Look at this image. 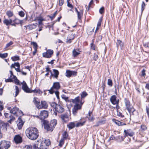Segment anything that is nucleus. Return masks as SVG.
I'll use <instances>...</instances> for the list:
<instances>
[{"mask_svg":"<svg viewBox=\"0 0 149 149\" xmlns=\"http://www.w3.org/2000/svg\"><path fill=\"white\" fill-rule=\"evenodd\" d=\"M146 5L144 1H143L141 6V10L142 12L145 9V7Z\"/></svg>","mask_w":149,"mask_h":149,"instance_id":"c03bdc74","label":"nucleus"},{"mask_svg":"<svg viewBox=\"0 0 149 149\" xmlns=\"http://www.w3.org/2000/svg\"><path fill=\"white\" fill-rule=\"evenodd\" d=\"M53 70L54 72V74H53V76H54L55 78L57 79L59 74L58 71L57 70L54 69H53Z\"/></svg>","mask_w":149,"mask_h":149,"instance_id":"bb28decb","label":"nucleus"},{"mask_svg":"<svg viewBox=\"0 0 149 149\" xmlns=\"http://www.w3.org/2000/svg\"><path fill=\"white\" fill-rule=\"evenodd\" d=\"M12 22L15 23L16 24H19L20 22V20L17 19L15 18L14 20L12 21Z\"/></svg>","mask_w":149,"mask_h":149,"instance_id":"8fccbe9b","label":"nucleus"},{"mask_svg":"<svg viewBox=\"0 0 149 149\" xmlns=\"http://www.w3.org/2000/svg\"><path fill=\"white\" fill-rule=\"evenodd\" d=\"M13 42L12 41H10L6 45L5 47V48H6L9 47H10V45H12L13 44Z\"/></svg>","mask_w":149,"mask_h":149,"instance_id":"052dcab7","label":"nucleus"},{"mask_svg":"<svg viewBox=\"0 0 149 149\" xmlns=\"http://www.w3.org/2000/svg\"><path fill=\"white\" fill-rule=\"evenodd\" d=\"M105 123V121L104 120H101L100 121L97 122L96 124L95 125L93 126L94 127H98L100 126V125L104 124Z\"/></svg>","mask_w":149,"mask_h":149,"instance_id":"c756f323","label":"nucleus"},{"mask_svg":"<svg viewBox=\"0 0 149 149\" xmlns=\"http://www.w3.org/2000/svg\"><path fill=\"white\" fill-rule=\"evenodd\" d=\"M31 44L34 47V48L36 49L37 48V47H38V45L36 42H31Z\"/></svg>","mask_w":149,"mask_h":149,"instance_id":"69168bd1","label":"nucleus"},{"mask_svg":"<svg viewBox=\"0 0 149 149\" xmlns=\"http://www.w3.org/2000/svg\"><path fill=\"white\" fill-rule=\"evenodd\" d=\"M26 29H29V30H32L36 27V25L34 24H31L29 25L25 26Z\"/></svg>","mask_w":149,"mask_h":149,"instance_id":"4be33fe9","label":"nucleus"},{"mask_svg":"<svg viewBox=\"0 0 149 149\" xmlns=\"http://www.w3.org/2000/svg\"><path fill=\"white\" fill-rule=\"evenodd\" d=\"M102 20V18H100L99 19V20L98 22L97 26V27H100V26L101 24V22Z\"/></svg>","mask_w":149,"mask_h":149,"instance_id":"5fc2aeb1","label":"nucleus"},{"mask_svg":"<svg viewBox=\"0 0 149 149\" xmlns=\"http://www.w3.org/2000/svg\"><path fill=\"white\" fill-rule=\"evenodd\" d=\"M60 117L62 120V121L65 123L68 121V116L66 113L61 115Z\"/></svg>","mask_w":149,"mask_h":149,"instance_id":"dca6fc26","label":"nucleus"},{"mask_svg":"<svg viewBox=\"0 0 149 149\" xmlns=\"http://www.w3.org/2000/svg\"><path fill=\"white\" fill-rule=\"evenodd\" d=\"M143 45L145 48H149V42L144 43Z\"/></svg>","mask_w":149,"mask_h":149,"instance_id":"e2e57ef3","label":"nucleus"},{"mask_svg":"<svg viewBox=\"0 0 149 149\" xmlns=\"http://www.w3.org/2000/svg\"><path fill=\"white\" fill-rule=\"evenodd\" d=\"M80 54L79 52H77L76 51V50L74 49L72 51V54L73 56L74 57H75L77 56L79 54Z\"/></svg>","mask_w":149,"mask_h":149,"instance_id":"473e14b6","label":"nucleus"},{"mask_svg":"<svg viewBox=\"0 0 149 149\" xmlns=\"http://www.w3.org/2000/svg\"><path fill=\"white\" fill-rule=\"evenodd\" d=\"M130 113V115H134L135 114V113L136 112V111L134 108L133 107H131L130 108L127 109Z\"/></svg>","mask_w":149,"mask_h":149,"instance_id":"412c9836","label":"nucleus"},{"mask_svg":"<svg viewBox=\"0 0 149 149\" xmlns=\"http://www.w3.org/2000/svg\"><path fill=\"white\" fill-rule=\"evenodd\" d=\"M141 129L143 131L146 130L147 129L146 126L143 125H142L141 126Z\"/></svg>","mask_w":149,"mask_h":149,"instance_id":"603ef678","label":"nucleus"},{"mask_svg":"<svg viewBox=\"0 0 149 149\" xmlns=\"http://www.w3.org/2000/svg\"><path fill=\"white\" fill-rule=\"evenodd\" d=\"M55 93L58 99H59V93L58 90H56V91H55L54 92Z\"/></svg>","mask_w":149,"mask_h":149,"instance_id":"680f3d73","label":"nucleus"},{"mask_svg":"<svg viewBox=\"0 0 149 149\" xmlns=\"http://www.w3.org/2000/svg\"><path fill=\"white\" fill-rule=\"evenodd\" d=\"M81 109V106L78 104H76L74 106V108L72 109L73 114L74 115H75L77 113V111L79 109Z\"/></svg>","mask_w":149,"mask_h":149,"instance_id":"ddd939ff","label":"nucleus"},{"mask_svg":"<svg viewBox=\"0 0 149 149\" xmlns=\"http://www.w3.org/2000/svg\"><path fill=\"white\" fill-rule=\"evenodd\" d=\"M24 124V123H18L17 126L19 130H20L22 129Z\"/></svg>","mask_w":149,"mask_h":149,"instance_id":"49530a36","label":"nucleus"},{"mask_svg":"<svg viewBox=\"0 0 149 149\" xmlns=\"http://www.w3.org/2000/svg\"><path fill=\"white\" fill-rule=\"evenodd\" d=\"M42 124L45 129L48 131L52 132L57 124V120L55 119L51 120L50 122L46 120H42Z\"/></svg>","mask_w":149,"mask_h":149,"instance_id":"f03ea898","label":"nucleus"},{"mask_svg":"<svg viewBox=\"0 0 149 149\" xmlns=\"http://www.w3.org/2000/svg\"><path fill=\"white\" fill-rule=\"evenodd\" d=\"M107 84L110 87L113 86V82L111 79H108L107 80Z\"/></svg>","mask_w":149,"mask_h":149,"instance_id":"ea45409f","label":"nucleus"},{"mask_svg":"<svg viewBox=\"0 0 149 149\" xmlns=\"http://www.w3.org/2000/svg\"><path fill=\"white\" fill-rule=\"evenodd\" d=\"M15 97H16L18 94L19 91V89L18 87L17 86H15Z\"/></svg>","mask_w":149,"mask_h":149,"instance_id":"37998d69","label":"nucleus"},{"mask_svg":"<svg viewBox=\"0 0 149 149\" xmlns=\"http://www.w3.org/2000/svg\"><path fill=\"white\" fill-rule=\"evenodd\" d=\"M25 133L27 137L31 140L36 139L39 136L38 130L36 127L28 128L26 130Z\"/></svg>","mask_w":149,"mask_h":149,"instance_id":"f257e3e1","label":"nucleus"},{"mask_svg":"<svg viewBox=\"0 0 149 149\" xmlns=\"http://www.w3.org/2000/svg\"><path fill=\"white\" fill-rule=\"evenodd\" d=\"M85 122L86 121H84L82 122H78L77 123L76 126L77 127L82 126L84 125Z\"/></svg>","mask_w":149,"mask_h":149,"instance_id":"e433bc0d","label":"nucleus"},{"mask_svg":"<svg viewBox=\"0 0 149 149\" xmlns=\"http://www.w3.org/2000/svg\"><path fill=\"white\" fill-rule=\"evenodd\" d=\"M60 88L61 86L59 82H55L53 83V85L50 89L48 90V91L50 94H53L55 92L54 89L58 90Z\"/></svg>","mask_w":149,"mask_h":149,"instance_id":"20e7f679","label":"nucleus"},{"mask_svg":"<svg viewBox=\"0 0 149 149\" xmlns=\"http://www.w3.org/2000/svg\"><path fill=\"white\" fill-rule=\"evenodd\" d=\"M50 104L51 107H52L55 109H56V106H57V105L58 104L56 103H55V102L50 103Z\"/></svg>","mask_w":149,"mask_h":149,"instance_id":"a19ab883","label":"nucleus"},{"mask_svg":"<svg viewBox=\"0 0 149 149\" xmlns=\"http://www.w3.org/2000/svg\"><path fill=\"white\" fill-rule=\"evenodd\" d=\"M124 102L126 106V109L127 110L131 107L132 106L131 105L130 102L128 99L125 98L124 99Z\"/></svg>","mask_w":149,"mask_h":149,"instance_id":"f3484780","label":"nucleus"},{"mask_svg":"<svg viewBox=\"0 0 149 149\" xmlns=\"http://www.w3.org/2000/svg\"><path fill=\"white\" fill-rule=\"evenodd\" d=\"M11 77H9V78L6 79L5 80V81L6 82H13V80L11 78Z\"/></svg>","mask_w":149,"mask_h":149,"instance_id":"0e129e2a","label":"nucleus"},{"mask_svg":"<svg viewBox=\"0 0 149 149\" xmlns=\"http://www.w3.org/2000/svg\"><path fill=\"white\" fill-rule=\"evenodd\" d=\"M62 98L64 99L65 101H68V97H66L64 95H61Z\"/></svg>","mask_w":149,"mask_h":149,"instance_id":"13d9d810","label":"nucleus"},{"mask_svg":"<svg viewBox=\"0 0 149 149\" xmlns=\"http://www.w3.org/2000/svg\"><path fill=\"white\" fill-rule=\"evenodd\" d=\"M46 71L47 72H50V73H51V75L52 76H53V74L52 73V71L51 70H50V69L49 68V67L48 66H47L46 68Z\"/></svg>","mask_w":149,"mask_h":149,"instance_id":"338daca9","label":"nucleus"},{"mask_svg":"<svg viewBox=\"0 0 149 149\" xmlns=\"http://www.w3.org/2000/svg\"><path fill=\"white\" fill-rule=\"evenodd\" d=\"M18 14L20 17H23L25 15L24 12L22 11H19L18 12Z\"/></svg>","mask_w":149,"mask_h":149,"instance_id":"864d4df0","label":"nucleus"},{"mask_svg":"<svg viewBox=\"0 0 149 149\" xmlns=\"http://www.w3.org/2000/svg\"><path fill=\"white\" fill-rule=\"evenodd\" d=\"M94 29H88L87 31V33L89 35H91L92 33L93 32Z\"/></svg>","mask_w":149,"mask_h":149,"instance_id":"a18cd8bd","label":"nucleus"},{"mask_svg":"<svg viewBox=\"0 0 149 149\" xmlns=\"http://www.w3.org/2000/svg\"><path fill=\"white\" fill-rule=\"evenodd\" d=\"M6 14L9 18L11 17L14 15L13 12L10 10L7 11Z\"/></svg>","mask_w":149,"mask_h":149,"instance_id":"c85d7f7f","label":"nucleus"},{"mask_svg":"<svg viewBox=\"0 0 149 149\" xmlns=\"http://www.w3.org/2000/svg\"><path fill=\"white\" fill-rule=\"evenodd\" d=\"M80 97L79 96L75 98L74 99H72V101L73 103H74L76 104H78L80 101Z\"/></svg>","mask_w":149,"mask_h":149,"instance_id":"cd10ccee","label":"nucleus"},{"mask_svg":"<svg viewBox=\"0 0 149 149\" xmlns=\"http://www.w3.org/2000/svg\"><path fill=\"white\" fill-rule=\"evenodd\" d=\"M68 136V134L67 132L66 131L64 132L62 134L63 139H67Z\"/></svg>","mask_w":149,"mask_h":149,"instance_id":"72a5a7b5","label":"nucleus"},{"mask_svg":"<svg viewBox=\"0 0 149 149\" xmlns=\"http://www.w3.org/2000/svg\"><path fill=\"white\" fill-rule=\"evenodd\" d=\"M117 97L116 95H113L111 96L110 98V101L113 104L118 105L119 103V100H116Z\"/></svg>","mask_w":149,"mask_h":149,"instance_id":"9b49d317","label":"nucleus"},{"mask_svg":"<svg viewBox=\"0 0 149 149\" xmlns=\"http://www.w3.org/2000/svg\"><path fill=\"white\" fill-rule=\"evenodd\" d=\"M124 132L125 133L124 137L123 138L121 137V138L123 140L126 137L128 136H132L134 134V133L130 129H128L127 130H124Z\"/></svg>","mask_w":149,"mask_h":149,"instance_id":"423d86ee","label":"nucleus"},{"mask_svg":"<svg viewBox=\"0 0 149 149\" xmlns=\"http://www.w3.org/2000/svg\"><path fill=\"white\" fill-rule=\"evenodd\" d=\"M48 107V105L46 102L45 101H42L38 107V109H47Z\"/></svg>","mask_w":149,"mask_h":149,"instance_id":"f8f14e48","label":"nucleus"},{"mask_svg":"<svg viewBox=\"0 0 149 149\" xmlns=\"http://www.w3.org/2000/svg\"><path fill=\"white\" fill-rule=\"evenodd\" d=\"M10 145L9 142L5 140L1 141L0 142V149H8Z\"/></svg>","mask_w":149,"mask_h":149,"instance_id":"39448f33","label":"nucleus"},{"mask_svg":"<svg viewBox=\"0 0 149 149\" xmlns=\"http://www.w3.org/2000/svg\"><path fill=\"white\" fill-rule=\"evenodd\" d=\"M77 72L74 71L67 70L66 71L65 75L68 77H70L72 76H76L77 75Z\"/></svg>","mask_w":149,"mask_h":149,"instance_id":"9d476101","label":"nucleus"},{"mask_svg":"<svg viewBox=\"0 0 149 149\" xmlns=\"http://www.w3.org/2000/svg\"><path fill=\"white\" fill-rule=\"evenodd\" d=\"M53 53V51L52 50L49 49L47 50L46 52L42 53V56L44 57L49 58L51 57Z\"/></svg>","mask_w":149,"mask_h":149,"instance_id":"0eeeda50","label":"nucleus"},{"mask_svg":"<svg viewBox=\"0 0 149 149\" xmlns=\"http://www.w3.org/2000/svg\"><path fill=\"white\" fill-rule=\"evenodd\" d=\"M75 126V124L74 122H70L67 125V127L69 130L74 128Z\"/></svg>","mask_w":149,"mask_h":149,"instance_id":"b1692460","label":"nucleus"},{"mask_svg":"<svg viewBox=\"0 0 149 149\" xmlns=\"http://www.w3.org/2000/svg\"><path fill=\"white\" fill-rule=\"evenodd\" d=\"M23 149H32L31 145H26L23 148Z\"/></svg>","mask_w":149,"mask_h":149,"instance_id":"bf43d9fd","label":"nucleus"},{"mask_svg":"<svg viewBox=\"0 0 149 149\" xmlns=\"http://www.w3.org/2000/svg\"><path fill=\"white\" fill-rule=\"evenodd\" d=\"M7 125L5 123H0V131H6L7 130Z\"/></svg>","mask_w":149,"mask_h":149,"instance_id":"6ab92c4d","label":"nucleus"},{"mask_svg":"<svg viewBox=\"0 0 149 149\" xmlns=\"http://www.w3.org/2000/svg\"><path fill=\"white\" fill-rule=\"evenodd\" d=\"M37 20L38 21H40V22H42L43 21L45 20L42 17H38L37 18Z\"/></svg>","mask_w":149,"mask_h":149,"instance_id":"774afa93","label":"nucleus"},{"mask_svg":"<svg viewBox=\"0 0 149 149\" xmlns=\"http://www.w3.org/2000/svg\"><path fill=\"white\" fill-rule=\"evenodd\" d=\"M38 143H34L33 145V149H39V147H38Z\"/></svg>","mask_w":149,"mask_h":149,"instance_id":"6e6d98bb","label":"nucleus"},{"mask_svg":"<svg viewBox=\"0 0 149 149\" xmlns=\"http://www.w3.org/2000/svg\"><path fill=\"white\" fill-rule=\"evenodd\" d=\"M88 95L87 93L85 91L83 92L81 94V99L84 98Z\"/></svg>","mask_w":149,"mask_h":149,"instance_id":"c9c22d12","label":"nucleus"},{"mask_svg":"<svg viewBox=\"0 0 149 149\" xmlns=\"http://www.w3.org/2000/svg\"><path fill=\"white\" fill-rule=\"evenodd\" d=\"M55 110L58 113H61L64 112V109L62 105L58 104L55 109Z\"/></svg>","mask_w":149,"mask_h":149,"instance_id":"2eb2a0df","label":"nucleus"},{"mask_svg":"<svg viewBox=\"0 0 149 149\" xmlns=\"http://www.w3.org/2000/svg\"><path fill=\"white\" fill-rule=\"evenodd\" d=\"M57 14V11H56L54 14H53L52 16L48 15V17H49L51 19V20L52 21L53 20V19L55 18L56 15Z\"/></svg>","mask_w":149,"mask_h":149,"instance_id":"4c0bfd02","label":"nucleus"},{"mask_svg":"<svg viewBox=\"0 0 149 149\" xmlns=\"http://www.w3.org/2000/svg\"><path fill=\"white\" fill-rule=\"evenodd\" d=\"M19 109L16 107H14L13 108L12 110L10 111V113L13 114L14 115H16V113L18 111Z\"/></svg>","mask_w":149,"mask_h":149,"instance_id":"5701e85b","label":"nucleus"},{"mask_svg":"<svg viewBox=\"0 0 149 149\" xmlns=\"http://www.w3.org/2000/svg\"><path fill=\"white\" fill-rule=\"evenodd\" d=\"M33 102L36 105V107L38 109V107L39 106L40 103L39 100H38V98L36 97H34Z\"/></svg>","mask_w":149,"mask_h":149,"instance_id":"aec40b11","label":"nucleus"},{"mask_svg":"<svg viewBox=\"0 0 149 149\" xmlns=\"http://www.w3.org/2000/svg\"><path fill=\"white\" fill-rule=\"evenodd\" d=\"M8 54L7 53H5L4 54L0 53V57L2 58H6Z\"/></svg>","mask_w":149,"mask_h":149,"instance_id":"79ce46f5","label":"nucleus"},{"mask_svg":"<svg viewBox=\"0 0 149 149\" xmlns=\"http://www.w3.org/2000/svg\"><path fill=\"white\" fill-rule=\"evenodd\" d=\"M78 18L79 19H80L82 15L83 14V11L81 10L80 12L78 11L77 12Z\"/></svg>","mask_w":149,"mask_h":149,"instance_id":"7c9ffc66","label":"nucleus"},{"mask_svg":"<svg viewBox=\"0 0 149 149\" xmlns=\"http://www.w3.org/2000/svg\"><path fill=\"white\" fill-rule=\"evenodd\" d=\"M14 140L16 144L20 143L22 142V138L19 135H16L14 138Z\"/></svg>","mask_w":149,"mask_h":149,"instance_id":"4468645a","label":"nucleus"},{"mask_svg":"<svg viewBox=\"0 0 149 149\" xmlns=\"http://www.w3.org/2000/svg\"><path fill=\"white\" fill-rule=\"evenodd\" d=\"M13 61H14L19 60V57L18 56H15L11 57Z\"/></svg>","mask_w":149,"mask_h":149,"instance_id":"f704fd0d","label":"nucleus"},{"mask_svg":"<svg viewBox=\"0 0 149 149\" xmlns=\"http://www.w3.org/2000/svg\"><path fill=\"white\" fill-rule=\"evenodd\" d=\"M17 67L18 68L20 67V64L19 63H15L14 64H12L11 66V68H15V67Z\"/></svg>","mask_w":149,"mask_h":149,"instance_id":"2f4dec72","label":"nucleus"},{"mask_svg":"<svg viewBox=\"0 0 149 149\" xmlns=\"http://www.w3.org/2000/svg\"><path fill=\"white\" fill-rule=\"evenodd\" d=\"M21 84L22 85V89L25 92L29 93L30 92L31 89L29 88L26 83L24 81H23V82H21Z\"/></svg>","mask_w":149,"mask_h":149,"instance_id":"1a4fd4ad","label":"nucleus"},{"mask_svg":"<svg viewBox=\"0 0 149 149\" xmlns=\"http://www.w3.org/2000/svg\"><path fill=\"white\" fill-rule=\"evenodd\" d=\"M40 90L39 89H35L34 90H31L30 92L29 93H40Z\"/></svg>","mask_w":149,"mask_h":149,"instance_id":"de8ad7c7","label":"nucleus"},{"mask_svg":"<svg viewBox=\"0 0 149 149\" xmlns=\"http://www.w3.org/2000/svg\"><path fill=\"white\" fill-rule=\"evenodd\" d=\"M71 35L72 36H73V38H72V39H68V38H67V39H66V42H68V43H71V42H72V40H73L74 38V34H72Z\"/></svg>","mask_w":149,"mask_h":149,"instance_id":"09e8293b","label":"nucleus"},{"mask_svg":"<svg viewBox=\"0 0 149 149\" xmlns=\"http://www.w3.org/2000/svg\"><path fill=\"white\" fill-rule=\"evenodd\" d=\"M104 12V7L101 8L99 10V13L100 14H102Z\"/></svg>","mask_w":149,"mask_h":149,"instance_id":"3c124183","label":"nucleus"},{"mask_svg":"<svg viewBox=\"0 0 149 149\" xmlns=\"http://www.w3.org/2000/svg\"><path fill=\"white\" fill-rule=\"evenodd\" d=\"M116 43L117 48L120 47L121 49H123L124 45L122 41L119 40H117Z\"/></svg>","mask_w":149,"mask_h":149,"instance_id":"a211bd4d","label":"nucleus"},{"mask_svg":"<svg viewBox=\"0 0 149 149\" xmlns=\"http://www.w3.org/2000/svg\"><path fill=\"white\" fill-rule=\"evenodd\" d=\"M92 112L89 111L88 112V116L87 117L89 120L92 121L94 120L93 115L92 116Z\"/></svg>","mask_w":149,"mask_h":149,"instance_id":"a878e982","label":"nucleus"},{"mask_svg":"<svg viewBox=\"0 0 149 149\" xmlns=\"http://www.w3.org/2000/svg\"><path fill=\"white\" fill-rule=\"evenodd\" d=\"M40 119L45 120L44 119L47 118L48 116V112L45 110L41 111L40 113Z\"/></svg>","mask_w":149,"mask_h":149,"instance_id":"6e6552de","label":"nucleus"},{"mask_svg":"<svg viewBox=\"0 0 149 149\" xmlns=\"http://www.w3.org/2000/svg\"><path fill=\"white\" fill-rule=\"evenodd\" d=\"M12 21L11 19H10L9 20L5 19L3 21V23L7 26L9 24H10L12 23Z\"/></svg>","mask_w":149,"mask_h":149,"instance_id":"393cba45","label":"nucleus"},{"mask_svg":"<svg viewBox=\"0 0 149 149\" xmlns=\"http://www.w3.org/2000/svg\"><path fill=\"white\" fill-rule=\"evenodd\" d=\"M51 142L49 139H45L40 143L39 149H48L49 146Z\"/></svg>","mask_w":149,"mask_h":149,"instance_id":"7ed1b4c3","label":"nucleus"},{"mask_svg":"<svg viewBox=\"0 0 149 149\" xmlns=\"http://www.w3.org/2000/svg\"><path fill=\"white\" fill-rule=\"evenodd\" d=\"M64 139H61L60 141L59 146H62L64 143Z\"/></svg>","mask_w":149,"mask_h":149,"instance_id":"4d7b16f0","label":"nucleus"},{"mask_svg":"<svg viewBox=\"0 0 149 149\" xmlns=\"http://www.w3.org/2000/svg\"><path fill=\"white\" fill-rule=\"evenodd\" d=\"M146 70L144 69H143L141 71V73L139 74V75L143 77H144L146 75Z\"/></svg>","mask_w":149,"mask_h":149,"instance_id":"58836bf2","label":"nucleus"}]
</instances>
